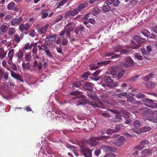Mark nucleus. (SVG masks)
Wrapping results in <instances>:
<instances>
[{
    "label": "nucleus",
    "instance_id": "b1692460",
    "mask_svg": "<svg viewBox=\"0 0 157 157\" xmlns=\"http://www.w3.org/2000/svg\"><path fill=\"white\" fill-rule=\"evenodd\" d=\"M134 39L137 43L140 44L144 43L145 41V40L144 39L141 38L136 35L134 36Z\"/></svg>",
    "mask_w": 157,
    "mask_h": 157
},
{
    "label": "nucleus",
    "instance_id": "4d7b16f0",
    "mask_svg": "<svg viewBox=\"0 0 157 157\" xmlns=\"http://www.w3.org/2000/svg\"><path fill=\"white\" fill-rule=\"evenodd\" d=\"M46 53L47 56L50 58H53V55L50 52L49 50L46 52Z\"/></svg>",
    "mask_w": 157,
    "mask_h": 157
},
{
    "label": "nucleus",
    "instance_id": "c03bdc74",
    "mask_svg": "<svg viewBox=\"0 0 157 157\" xmlns=\"http://www.w3.org/2000/svg\"><path fill=\"white\" fill-rule=\"evenodd\" d=\"M141 33L143 34L146 36L148 37L149 36L150 32L146 30H142Z\"/></svg>",
    "mask_w": 157,
    "mask_h": 157
},
{
    "label": "nucleus",
    "instance_id": "c9c22d12",
    "mask_svg": "<svg viewBox=\"0 0 157 157\" xmlns=\"http://www.w3.org/2000/svg\"><path fill=\"white\" fill-rule=\"evenodd\" d=\"M87 123L89 124L92 127H94L95 124L94 122L90 118H89L87 120Z\"/></svg>",
    "mask_w": 157,
    "mask_h": 157
},
{
    "label": "nucleus",
    "instance_id": "f704fd0d",
    "mask_svg": "<svg viewBox=\"0 0 157 157\" xmlns=\"http://www.w3.org/2000/svg\"><path fill=\"white\" fill-rule=\"evenodd\" d=\"M87 123L89 124L92 127H94L95 124L94 122L90 118H89L87 120Z\"/></svg>",
    "mask_w": 157,
    "mask_h": 157
},
{
    "label": "nucleus",
    "instance_id": "2f4dec72",
    "mask_svg": "<svg viewBox=\"0 0 157 157\" xmlns=\"http://www.w3.org/2000/svg\"><path fill=\"white\" fill-rule=\"evenodd\" d=\"M117 68L116 67H112L111 68L110 73V74L112 75H114L116 74L117 71Z\"/></svg>",
    "mask_w": 157,
    "mask_h": 157
},
{
    "label": "nucleus",
    "instance_id": "49530a36",
    "mask_svg": "<svg viewBox=\"0 0 157 157\" xmlns=\"http://www.w3.org/2000/svg\"><path fill=\"white\" fill-rule=\"evenodd\" d=\"M134 56L136 58L139 60H142L143 59V57L140 54L138 53H136L134 55Z\"/></svg>",
    "mask_w": 157,
    "mask_h": 157
},
{
    "label": "nucleus",
    "instance_id": "4be33fe9",
    "mask_svg": "<svg viewBox=\"0 0 157 157\" xmlns=\"http://www.w3.org/2000/svg\"><path fill=\"white\" fill-rule=\"evenodd\" d=\"M38 48L39 50H43L45 52L49 50L48 45L46 43L43 44L39 46Z\"/></svg>",
    "mask_w": 157,
    "mask_h": 157
},
{
    "label": "nucleus",
    "instance_id": "7ed1b4c3",
    "mask_svg": "<svg viewBox=\"0 0 157 157\" xmlns=\"http://www.w3.org/2000/svg\"><path fill=\"white\" fill-rule=\"evenodd\" d=\"M102 82L106 83V84H102L104 87L107 84L109 86L113 88L117 86L118 84L117 82H113V80L108 76H105L102 79Z\"/></svg>",
    "mask_w": 157,
    "mask_h": 157
},
{
    "label": "nucleus",
    "instance_id": "7c9ffc66",
    "mask_svg": "<svg viewBox=\"0 0 157 157\" xmlns=\"http://www.w3.org/2000/svg\"><path fill=\"white\" fill-rule=\"evenodd\" d=\"M122 117L120 115H116L115 116V118H113L112 121L114 122L120 121L122 119Z\"/></svg>",
    "mask_w": 157,
    "mask_h": 157
},
{
    "label": "nucleus",
    "instance_id": "4c0bfd02",
    "mask_svg": "<svg viewBox=\"0 0 157 157\" xmlns=\"http://www.w3.org/2000/svg\"><path fill=\"white\" fill-rule=\"evenodd\" d=\"M14 53V49H11L10 50L8 54V57L10 58V59L13 58V54Z\"/></svg>",
    "mask_w": 157,
    "mask_h": 157
},
{
    "label": "nucleus",
    "instance_id": "c85d7f7f",
    "mask_svg": "<svg viewBox=\"0 0 157 157\" xmlns=\"http://www.w3.org/2000/svg\"><path fill=\"white\" fill-rule=\"evenodd\" d=\"M22 67L23 69H28L29 70L30 68V65L29 63H22Z\"/></svg>",
    "mask_w": 157,
    "mask_h": 157
},
{
    "label": "nucleus",
    "instance_id": "2eb2a0df",
    "mask_svg": "<svg viewBox=\"0 0 157 157\" xmlns=\"http://www.w3.org/2000/svg\"><path fill=\"white\" fill-rule=\"evenodd\" d=\"M22 18L20 17L18 19L14 18L13 19L11 22V25L13 26H17L21 22Z\"/></svg>",
    "mask_w": 157,
    "mask_h": 157
},
{
    "label": "nucleus",
    "instance_id": "20e7f679",
    "mask_svg": "<svg viewBox=\"0 0 157 157\" xmlns=\"http://www.w3.org/2000/svg\"><path fill=\"white\" fill-rule=\"evenodd\" d=\"M120 2L119 0H107L106 1V5L103 7L102 10H110L111 7L109 5L112 4L114 6L117 7Z\"/></svg>",
    "mask_w": 157,
    "mask_h": 157
},
{
    "label": "nucleus",
    "instance_id": "f3484780",
    "mask_svg": "<svg viewBox=\"0 0 157 157\" xmlns=\"http://www.w3.org/2000/svg\"><path fill=\"white\" fill-rule=\"evenodd\" d=\"M11 72V75L12 77L14 78H15L18 80H20L21 82H23V80L21 79V78L20 75L18 74H16L13 71L10 70Z\"/></svg>",
    "mask_w": 157,
    "mask_h": 157
},
{
    "label": "nucleus",
    "instance_id": "ddd939ff",
    "mask_svg": "<svg viewBox=\"0 0 157 157\" xmlns=\"http://www.w3.org/2000/svg\"><path fill=\"white\" fill-rule=\"evenodd\" d=\"M56 36L55 35L49 34L45 39V41L49 42L51 43H52L55 41L56 39Z\"/></svg>",
    "mask_w": 157,
    "mask_h": 157
},
{
    "label": "nucleus",
    "instance_id": "864d4df0",
    "mask_svg": "<svg viewBox=\"0 0 157 157\" xmlns=\"http://www.w3.org/2000/svg\"><path fill=\"white\" fill-rule=\"evenodd\" d=\"M2 74H3L4 75L3 78L5 80L7 81L8 78V73L7 72H5V73L3 72V73Z\"/></svg>",
    "mask_w": 157,
    "mask_h": 157
},
{
    "label": "nucleus",
    "instance_id": "338daca9",
    "mask_svg": "<svg viewBox=\"0 0 157 157\" xmlns=\"http://www.w3.org/2000/svg\"><path fill=\"white\" fill-rule=\"evenodd\" d=\"M148 37L151 38L155 39L156 37V35L154 33H152L149 34V36H148Z\"/></svg>",
    "mask_w": 157,
    "mask_h": 157
},
{
    "label": "nucleus",
    "instance_id": "f8f14e48",
    "mask_svg": "<svg viewBox=\"0 0 157 157\" xmlns=\"http://www.w3.org/2000/svg\"><path fill=\"white\" fill-rule=\"evenodd\" d=\"M110 62L109 61H104L101 62H98L97 63V66H92L90 67V70H94L98 68L100 66H104L109 64Z\"/></svg>",
    "mask_w": 157,
    "mask_h": 157
},
{
    "label": "nucleus",
    "instance_id": "09e8293b",
    "mask_svg": "<svg viewBox=\"0 0 157 157\" xmlns=\"http://www.w3.org/2000/svg\"><path fill=\"white\" fill-rule=\"evenodd\" d=\"M123 127V126L122 124L116 125L115 127V130L116 132L120 130L121 129V128Z\"/></svg>",
    "mask_w": 157,
    "mask_h": 157
},
{
    "label": "nucleus",
    "instance_id": "423d86ee",
    "mask_svg": "<svg viewBox=\"0 0 157 157\" xmlns=\"http://www.w3.org/2000/svg\"><path fill=\"white\" fill-rule=\"evenodd\" d=\"M52 146L50 144H47L44 146H43L41 148V151L40 152H41L43 154H45V152H46L48 154H52Z\"/></svg>",
    "mask_w": 157,
    "mask_h": 157
},
{
    "label": "nucleus",
    "instance_id": "f03ea898",
    "mask_svg": "<svg viewBox=\"0 0 157 157\" xmlns=\"http://www.w3.org/2000/svg\"><path fill=\"white\" fill-rule=\"evenodd\" d=\"M107 136H99L92 137L90 138L88 140V143L91 146H94L97 145L98 142V140L107 138Z\"/></svg>",
    "mask_w": 157,
    "mask_h": 157
},
{
    "label": "nucleus",
    "instance_id": "412c9836",
    "mask_svg": "<svg viewBox=\"0 0 157 157\" xmlns=\"http://www.w3.org/2000/svg\"><path fill=\"white\" fill-rule=\"evenodd\" d=\"M48 26V25L46 24L42 27L38 29V33L41 34H43L45 33L46 32Z\"/></svg>",
    "mask_w": 157,
    "mask_h": 157
},
{
    "label": "nucleus",
    "instance_id": "bb28decb",
    "mask_svg": "<svg viewBox=\"0 0 157 157\" xmlns=\"http://www.w3.org/2000/svg\"><path fill=\"white\" fill-rule=\"evenodd\" d=\"M141 52L144 56L146 59H147V56L150 55L149 52L146 51V50L144 48H142L141 49Z\"/></svg>",
    "mask_w": 157,
    "mask_h": 157
},
{
    "label": "nucleus",
    "instance_id": "13d9d810",
    "mask_svg": "<svg viewBox=\"0 0 157 157\" xmlns=\"http://www.w3.org/2000/svg\"><path fill=\"white\" fill-rule=\"evenodd\" d=\"M63 17L62 15L59 16L57 19L55 21V23H56L60 21H61L63 18Z\"/></svg>",
    "mask_w": 157,
    "mask_h": 157
},
{
    "label": "nucleus",
    "instance_id": "69168bd1",
    "mask_svg": "<svg viewBox=\"0 0 157 157\" xmlns=\"http://www.w3.org/2000/svg\"><path fill=\"white\" fill-rule=\"evenodd\" d=\"M139 77V76L136 75L135 76L132 78L131 80L132 81L134 82Z\"/></svg>",
    "mask_w": 157,
    "mask_h": 157
},
{
    "label": "nucleus",
    "instance_id": "39448f33",
    "mask_svg": "<svg viewBox=\"0 0 157 157\" xmlns=\"http://www.w3.org/2000/svg\"><path fill=\"white\" fill-rule=\"evenodd\" d=\"M134 65V62L132 59L130 57H127L125 59V61L124 62H121L120 63V65L125 67H132Z\"/></svg>",
    "mask_w": 157,
    "mask_h": 157
},
{
    "label": "nucleus",
    "instance_id": "774afa93",
    "mask_svg": "<svg viewBox=\"0 0 157 157\" xmlns=\"http://www.w3.org/2000/svg\"><path fill=\"white\" fill-rule=\"evenodd\" d=\"M80 93V92L79 91H76L71 93V94L73 95H77L78 94H79Z\"/></svg>",
    "mask_w": 157,
    "mask_h": 157
},
{
    "label": "nucleus",
    "instance_id": "ea45409f",
    "mask_svg": "<svg viewBox=\"0 0 157 157\" xmlns=\"http://www.w3.org/2000/svg\"><path fill=\"white\" fill-rule=\"evenodd\" d=\"M125 73V71L124 70H121L120 71L118 74L117 78H120L123 76L124 73Z\"/></svg>",
    "mask_w": 157,
    "mask_h": 157
},
{
    "label": "nucleus",
    "instance_id": "5701e85b",
    "mask_svg": "<svg viewBox=\"0 0 157 157\" xmlns=\"http://www.w3.org/2000/svg\"><path fill=\"white\" fill-rule=\"evenodd\" d=\"M7 51H4V48H0V59H2L6 57Z\"/></svg>",
    "mask_w": 157,
    "mask_h": 157
},
{
    "label": "nucleus",
    "instance_id": "de8ad7c7",
    "mask_svg": "<svg viewBox=\"0 0 157 157\" xmlns=\"http://www.w3.org/2000/svg\"><path fill=\"white\" fill-rule=\"evenodd\" d=\"M15 29L14 28H10L8 31L9 34L10 35H13L15 32Z\"/></svg>",
    "mask_w": 157,
    "mask_h": 157
},
{
    "label": "nucleus",
    "instance_id": "37998d69",
    "mask_svg": "<svg viewBox=\"0 0 157 157\" xmlns=\"http://www.w3.org/2000/svg\"><path fill=\"white\" fill-rule=\"evenodd\" d=\"M21 39L18 35H15L14 37V41L17 43V44L18 43L21 41Z\"/></svg>",
    "mask_w": 157,
    "mask_h": 157
},
{
    "label": "nucleus",
    "instance_id": "dca6fc26",
    "mask_svg": "<svg viewBox=\"0 0 157 157\" xmlns=\"http://www.w3.org/2000/svg\"><path fill=\"white\" fill-rule=\"evenodd\" d=\"M143 101L144 102V104L148 107L150 106V105L154 102L153 100L147 98H144Z\"/></svg>",
    "mask_w": 157,
    "mask_h": 157
},
{
    "label": "nucleus",
    "instance_id": "bf43d9fd",
    "mask_svg": "<svg viewBox=\"0 0 157 157\" xmlns=\"http://www.w3.org/2000/svg\"><path fill=\"white\" fill-rule=\"evenodd\" d=\"M104 157H116V155L113 154L108 153L105 155Z\"/></svg>",
    "mask_w": 157,
    "mask_h": 157
},
{
    "label": "nucleus",
    "instance_id": "1a4fd4ad",
    "mask_svg": "<svg viewBox=\"0 0 157 157\" xmlns=\"http://www.w3.org/2000/svg\"><path fill=\"white\" fill-rule=\"evenodd\" d=\"M133 124L134 128L133 131L137 134H140L141 133V131L140 130V123L138 120H136L134 121Z\"/></svg>",
    "mask_w": 157,
    "mask_h": 157
},
{
    "label": "nucleus",
    "instance_id": "79ce46f5",
    "mask_svg": "<svg viewBox=\"0 0 157 157\" xmlns=\"http://www.w3.org/2000/svg\"><path fill=\"white\" fill-rule=\"evenodd\" d=\"M15 4L14 2H12L10 3L8 5L7 8L8 10H11L13 9L14 7Z\"/></svg>",
    "mask_w": 157,
    "mask_h": 157
},
{
    "label": "nucleus",
    "instance_id": "0eeeda50",
    "mask_svg": "<svg viewBox=\"0 0 157 157\" xmlns=\"http://www.w3.org/2000/svg\"><path fill=\"white\" fill-rule=\"evenodd\" d=\"M150 144L149 141L147 140H141L139 144L134 147L135 151L140 150L146 147V145H148Z\"/></svg>",
    "mask_w": 157,
    "mask_h": 157
},
{
    "label": "nucleus",
    "instance_id": "a211bd4d",
    "mask_svg": "<svg viewBox=\"0 0 157 157\" xmlns=\"http://www.w3.org/2000/svg\"><path fill=\"white\" fill-rule=\"evenodd\" d=\"M101 148L103 149L104 151L106 152L108 151H115L117 150V149L115 147L112 148L111 147L106 145L102 146Z\"/></svg>",
    "mask_w": 157,
    "mask_h": 157
},
{
    "label": "nucleus",
    "instance_id": "72a5a7b5",
    "mask_svg": "<svg viewBox=\"0 0 157 157\" xmlns=\"http://www.w3.org/2000/svg\"><path fill=\"white\" fill-rule=\"evenodd\" d=\"M88 95L89 98L92 100H95L96 98V95L95 94H92L91 93H88Z\"/></svg>",
    "mask_w": 157,
    "mask_h": 157
},
{
    "label": "nucleus",
    "instance_id": "680f3d73",
    "mask_svg": "<svg viewBox=\"0 0 157 157\" xmlns=\"http://www.w3.org/2000/svg\"><path fill=\"white\" fill-rule=\"evenodd\" d=\"M32 51L34 54H36L37 53V48L36 46H34Z\"/></svg>",
    "mask_w": 157,
    "mask_h": 157
},
{
    "label": "nucleus",
    "instance_id": "a878e982",
    "mask_svg": "<svg viewBox=\"0 0 157 157\" xmlns=\"http://www.w3.org/2000/svg\"><path fill=\"white\" fill-rule=\"evenodd\" d=\"M8 27L6 25H2L0 27V31L3 33H5L8 30Z\"/></svg>",
    "mask_w": 157,
    "mask_h": 157
},
{
    "label": "nucleus",
    "instance_id": "8fccbe9b",
    "mask_svg": "<svg viewBox=\"0 0 157 157\" xmlns=\"http://www.w3.org/2000/svg\"><path fill=\"white\" fill-rule=\"evenodd\" d=\"M86 4L83 3H81L79 4L78 6V9L77 10H81L84 9L86 7Z\"/></svg>",
    "mask_w": 157,
    "mask_h": 157
},
{
    "label": "nucleus",
    "instance_id": "0e129e2a",
    "mask_svg": "<svg viewBox=\"0 0 157 157\" xmlns=\"http://www.w3.org/2000/svg\"><path fill=\"white\" fill-rule=\"evenodd\" d=\"M127 101L132 103L135 101V99L134 98H130L127 100Z\"/></svg>",
    "mask_w": 157,
    "mask_h": 157
},
{
    "label": "nucleus",
    "instance_id": "052dcab7",
    "mask_svg": "<svg viewBox=\"0 0 157 157\" xmlns=\"http://www.w3.org/2000/svg\"><path fill=\"white\" fill-rule=\"evenodd\" d=\"M153 108H157V103H153V104L150 105V106H148Z\"/></svg>",
    "mask_w": 157,
    "mask_h": 157
},
{
    "label": "nucleus",
    "instance_id": "a18cd8bd",
    "mask_svg": "<svg viewBox=\"0 0 157 157\" xmlns=\"http://www.w3.org/2000/svg\"><path fill=\"white\" fill-rule=\"evenodd\" d=\"M137 3V1L136 0H131L128 3V5L132 7L135 6Z\"/></svg>",
    "mask_w": 157,
    "mask_h": 157
},
{
    "label": "nucleus",
    "instance_id": "e433bc0d",
    "mask_svg": "<svg viewBox=\"0 0 157 157\" xmlns=\"http://www.w3.org/2000/svg\"><path fill=\"white\" fill-rule=\"evenodd\" d=\"M87 123L89 124L92 127H94L95 124L94 122L90 118H89L87 120Z\"/></svg>",
    "mask_w": 157,
    "mask_h": 157
},
{
    "label": "nucleus",
    "instance_id": "6e6552de",
    "mask_svg": "<svg viewBox=\"0 0 157 157\" xmlns=\"http://www.w3.org/2000/svg\"><path fill=\"white\" fill-rule=\"evenodd\" d=\"M75 25L74 23H68L65 27L66 33L67 36L69 38L70 33L74 31Z\"/></svg>",
    "mask_w": 157,
    "mask_h": 157
},
{
    "label": "nucleus",
    "instance_id": "6e6d98bb",
    "mask_svg": "<svg viewBox=\"0 0 157 157\" xmlns=\"http://www.w3.org/2000/svg\"><path fill=\"white\" fill-rule=\"evenodd\" d=\"M127 94L126 92H123L119 94L118 95V98H122L123 97L127 96Z\"/></svg>",
    "mask_w": 157,
    "mask_h": 157
},
{
    "label": "nucleus",
    "instance_id": "58836bf2",
    "mask_svg": "<svg viewBox=\"0 0 157 157\" xmlns=\"http://www.w3.org/2000/svg\"><path fill=\"white\" fill-rule=\"evenodd\" d=\"M82 85L81 83L79 81H77L75 82L73 84V88L78 87Z\"/></svg>",
    "mask_w": 157,
    "mask_h": 157
},
{
    "label": "nucleus",
    "instance_id": "3c124183",
    "mask_svg": "<svg viewBox=\"0 0 157 157\" xmlns=\"http://www.w3.org/2000/svg\"><path fill=\"white\" fill-rule=\"evenodd\" d=\"M136 97L140 99L145 97V95L141 93H138L136 94Z\"/></svg>",
    "mask_w": 157,
    "mask_h": 157
},
{
    "label": "nucleus",
    "instance_id": "a19ab883",
    "mask_svg": "<svg viewBox=\"0 0 157 157\" xmlns=\"http://www.w3.org/2000/svg\"><path fill=\"white\" fill-rule=\"evenodd\" d=\"M151 129V127L148 126H146L142 128L141 130L143 132H147L150 131Z\"/></svg>",
    "mask_w": 157,
    "mask_h": 157
},
{
    "label": "nucleus",
    "instance_id": "4468645a",
    "mask_svg": "<svg viewBox=\"0 0 157 157\" xmlns=\"http://www.w3.org/2000/svg\"><path fill=\"white\" fill-rule=\"evenodd\" d=\"M122 47L120 45H118L114 48V50L115 52H120L121 53L127 54L129 52V51L126 49H122Z\"/></svg>",
    "mask_w": 157,
    "mask_h": 157
},
{
    "label": "nucleus",
    "instance_id": "393cba45",
    "mask_svg": "<svg viewBox=\"0 0 157 157\" xmlns=\"http://www.w3.org/2000/svg\"><path fill=\"white\" fill-rule=\"evenodd\" d=\"M76 10H73L71 11V10L68 11L65 14V17L66 18H67L70 15H71V16H74L76 15L77 13V12H76Z\"/></svg>",
    "mask_w": 157,
    "mask_h": 157
},
{
    "label": "nucleus",
    "instance_id": "cd10ccee",
    "mask_svg": "<svg viewBox=\"0 0 157 157\" xmlns=\"http://www.w3.org/2000/svg\"><path fill=\"white\" fill-rule=\"evenodd\" d=\"M31 54L30 52H28L26 53L25 55V61H29L31 59Z\"/></svg>",
    "mask_w": 157,
    "mask_h": 157
},
{
    "label": "nucleus",
    "instance_id": "6ab92c4d",
    "mask_svg": "<svg viewBox=\"0 0 157 157\" xmlns=\"http://www.w3.org/2000/svg\"><path fill=\"white\" fill-rule=\"evenodd\" d=\"M94 84L90 82H86L83 86V88L86 90H92Z\"/></svg>",
    "mask_w": 157,
    "mask_h": 157
},
{
    "label": "nucleus",
    "instance_id": "473e14b6",
    "mask_svg": "<svg viewBox=\"0 0 157 157\" xmlns=\"http://www.w3.org/2000/svg\"><path fill=\"white\" fill-rule=\"evenodd\" d=\"M142 152L145 155H149L151 153V150L149 149H145L143 150Z\"/></svg>",
    "mask_w": 157,
    "mask_h": 157
},
{
    "label": "nucleus",
    "instance_id": "9d476101",
    "mask_svg": "<svg viewBox=\"0 0 157 157\" xmlns=\"http://www.w3.org/2000/svg\"><path fill=\"white\" fill-rule=\"evenodd\" d=\"M81 151L84 155L86 157H90L91 155V152L88 148L83 146L81 147Z\"/></svg>",
    "mask_w": 157,
    "mask_h": 157
},
{
    "label": "nucleus",
    "instance_id": "aec40b11",
    "mask_svg": "<svg viewBox=\"0 0 157 157\" xmlns=\"http://www.w3.org/2000/svg\"><path fill=\"white\" fill-rule=\"evenodd\" d=\"M29 23H26L25 25L21 24L19 25V30L21 31H23L24 30H27L29 28Z\"/></svg>",
    "mask_w": 157,
    "mask_h": 157
},
{
    "label": "nucleus",
    "instance_id": "f257e3e1",
    "mask_svg": "<svg viewBox=\"0 0 157 157\" xmlns=\"http://www.w3.org/2000/svg\"><path fill=\"white\" fill-rule=\"evenodd\" d=\"M142 114L145 117V119L150 121L154 123H157V115L156 117H153V112L151 111L146 110L144 111Z\"/></svg>",
    "mask_w": 157,
    "mask_h": 157
},
{
    "label": "nucleus",
    "instance_id": "e2e57ef3",
    "mask_svg": "<svg viewBox=\"0 0 157 157\" xmlns=\"http://www.w3.org/2000/svg\"><path fill=\"white\" fill-rule=\"evenodd\" d=\"M35 33V32L34 30H32L30 31V32L29 33V36L33 37L34 36Z\"/></svg>",
    "mask_w": 157,
    "mask_h": 157
},
{
    "label": "nucleus",
    "instance_id": "9b49d317",
    "mask_svg": "<svg viewBox=\"0 0 157 157\" xmlns=\"http://www.w3.org/2000/svg\"><path fill=\"white\" fill-rule=\"evenodd\" d=\"M125 141V139L124 136H121L118 138L117 141H113L112 143L117 146H121L123 145Z\"/></svg>",
    "mask_w": 157,
    "mask_h": 157
},
{
    "label": "nucleus",
    "instance_id": "c756f323",
    "mask_svg": "<svg viewBox=\"0 0 157 157\" xmlns=\"http://www.w3.org/2000/svg\"><path fill=\"white\" fill-rule=\"evenodd\" d=\"M16 56L17 58H23V52L22 50H19L16 54Z\"/></svg>",
    "mask_w": 157,
    "mask_h": 157
},
{
    "label": "nucleus",
    "instance_id": "5fc2aeb1",
    "mask_svg": "<svg viewBox=\"0 0 157 157\" xmlns=\"http://www.w3.org/2000/svg\"><path fill=\"white\" fill-rule=\"evenodd\" d=\"M116 132V131L114 129H107L106 131V133L107 134H110L112 133Z\"/></svg>",
    "mask_w": 157,
    "mask_h": 157
},
{
    "label": "nucleus",
    "instance_id": "603ef678",
    "mask_svg": "<svg viewBox=\"0 0 157 157\" xmlns=\"http://www.w3.org/2000/svg\"><path fill=\"white\" fill-rule=\"evenodd\" d=\"M32 44H31L30 45L29 43H27L25 45L24 47V49L26 50H27L29 49H31L32 48Z\"/></svg>",
    "mask_w": 157,
    "mask_h": 157
}]
</instances>
